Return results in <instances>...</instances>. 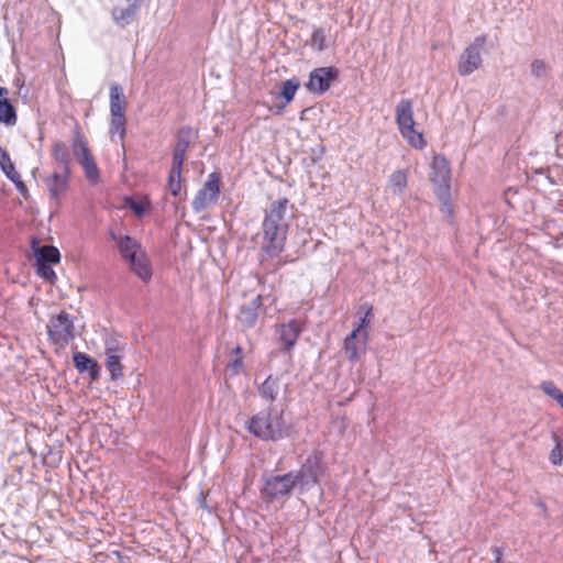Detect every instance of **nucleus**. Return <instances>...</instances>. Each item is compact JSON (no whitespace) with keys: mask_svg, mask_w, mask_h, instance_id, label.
<instances>
[{"mask_svg":"<svg viewBox=\"0 0 563 563\" xmlns=\"http://www.w3.org/2000/svg\"><path fill=\"white\" fill-rule=\"evenodd\" d=\"M537 506L545 514L547 512V505L543 501L537 503Z\"/></svg>","mask_w":563,"mask_h":563,"instance_id":"nucleus-43","label":"nucleus"},{"mask_svg":"<svg viewBox=\"0 0 563 563\" xmlns=\"http://www.w3.org/2000/svg\"><path fill=\"white\" fill-rule=\"evenodd\" d=\"M128 3H134V5H142L143 0H126Z\"/></svg>","mask_w":563,"mask_h":563,"instance_id":"nucleus-44","label":"nucleus"},{"mask_svg":"<svg viewBox=\"0 0 563 563\" xmlns=\"http://www.w3.org/2000/svg\"><path fill=\"white\" fill-rule=\"evenodd\" d=\"M246 429L263 441H277L286 437L287 427L283 411L267 409L250 418Z\"/></svg>","mask_w":563,"mask_h":563,"instance_id":"nucleus-3","label":"nucleus"},{"mask_svg":"<svg viewBox=\"0 0 563 563\" xmlns=\"http://www.w3.org/2000/svg\"><path fill=\"white\" fill-rule=\"evenodd\" d=\"M67 186L66 178L62 175L54 174L47 179V187L52 197H58L65 191Z\"/></svg>","mask_w":563,"mask_h":563,"instance_id":"nucleus-30","label":"nucleus"},{"mask_svg":"<svg viewBox=\"0 0 563 563\" xmlns=\"http://www.w3.org/2000/svg\"><path fill=\"white\" fill-rule=\"evenodd\" d=\"M8 96L9 90L4 87H0V123L7 126H13L18 121V115Z\"/></svg>","mask_w":563,"mask_h":563,"instance_id":"nucleus-19","label":"nucleus"},{"mask_svg":"<svg viewBox=\"0 0 563 563\" xmlns=\"http://www.w3.org/2000/svg\"><path fill=\"white\" fill-rule=\"evenodd\" d=\"M186 153H187V151L174 148L172 169L183 172V165H184V162L186 158Z\"/></svg>","mask_w":563,"mask_h":563,"instance_id":"nucleus-39","label":"nucleus"},{"mask_svg":"<svg viewBox=\"0 0 563 563\" xmlns=\"http://www.w3.org/2000/svg\"><path fill=\"white\" fill-rule=\"evenodd\" d=\"M407 184H408V172L405 169L395 170L388 179V187L394 192H398V194H400L405 190V188L407 187Z\"/></svg>","mask_w":563,"mask_h":563,"instance_id":"nucleus-28","label":"nucleus"},{"mask_svg":"<svg viewBox=\"0 0 563 563\" xmlns=\"http://www.w3.org/2000/svg\"><path fill=\"white\" fill-rule=\"evenodd\" d=\"M545 69V63L541 59H534L531 64V70L534 75H541Z\"/></svg>","mask_w":563,"mask_h":563,"instance_id":"nucleus-40","label":"nucleus"},{"mask_svg":"<svg viewBox=\"0 0 563 563\" xmlns=\"http://www.w3.org/2000/svg\"><path fill=\"white\" fill-rule=\"evenodd\" d=\"M287 203H288L287 199H284L283 201H280L279 202V207H278V211H280L283 209H286L287 208Z\"/></svg>","mask_w":563,"mask_h":563,"instance_id":"nucleus-42","label":"nucleus"},{"mask_svg":"<svg viewBox=\"0 0 563 563\" xmlns=\"http://www.w3.org/2000/svg\"><path fill=\"white\" fill-rule=\"evenodd\" d=\"M363 313V317L360 319L358 323L354 327L352 331L358 333V334H365L366 338L369 339V325L374 316V309L373 306L369 303L362 305L358 310L357 314Z\"/></svg>","mask_w":563,"mask_h":563,"instance_id":"nucleus-22","label":"nucleus"},{"mask_svg":"<svg viewBox=\"0 0 563 563\" xmlns=\"http://www.w3.org/2000/svg\"><path fill=\"white\" fill-rule=\"evenodd\" d=\"M221 178L216 172L208 175L203 187L198 191L194 205L196 209L212 207L220 195Z\"/></svg>","mask_w":563,"mask_h":563,"instance_id":"nucleus-9","label":"nucleus"},{"mask_svg":"<svg viewBox=\"0 0 563 563\" xmlns=\"http://www.w3.org/2000/svg\"><path fill=\"white\" fill-rule=\"evenodd\" d=\"M396 123L398 130L408 129L409 125H418L413 119V104L410 99H401L396 106Z\"/></svg>","mask_w":563,"mask_h":563,"instance_id":"nucleus-20","label":"nucleus"},{"mask_svg":"<svg viewBox=\"0 0 563 563\" xmlns=\"http://www.w3.org/2000/svg\"><path fill=\"white\" fill-rule=\"evenodd\" d=\"M0 168L5 176L14 183L20 192L26 191V186L23 183L21 175L16 172L15 166L5 148L0 145Z\"/></svg>","mask_w":563,"mask_h":563,"instance_id":"nucleus-17","label":"nucleus"},{"mask_svg":"<svg viewBox=\"0 0 563 563\" xmlns=\"http://www.w3.org/2000/svg\"><path fill=\"white\" fill-rule=\"evenodd\" d=\"M429 177L438 198L446 202L450 198L451 169L444 156L439 154L433 156Z\"/></svg>","mask_w":563,"mask_h":563,"instance_id":"nucleus-5","label":"nucleus"},{"mask_svg":"<svg viewBox=\"0 0 563 563\" xmlns=\"http://www.w3.org/2000/svg\"><path fill=\"white\" fill-rule=\"evenodd\" d=\"M487 42L485 35H479L467 45L457 60V71L461 76H467L477 70L482 65V51Z\"/></svg>","mask_w":563,"mask_h":563,"instance_id":"nucleus-6","label":"nucleus"},{"mask_svg":"<svg viewBox=\"0 0 563 563\" xmlns=\"http://www.w3.org/2000/svg\"><path fill=\"white\" fill-rule=\"evenodd\" d=\"M327 33L322 27H317L313 30L310 38V46L318 51L322 52L327 46Z\"/></svg>","mask_w":563,"mask_h":563,"instance_id":"nucleus-31","label":"nucleus"},{"mask_svg":"<svg viewBox=\"0 0 563 563\" xmlns=\"http://www.w3.org/2000/svg\"><path fill=\"white\" fill-rule=\"evenodd\" d=\"M325 465L320 453H313L308 456L300 471L295 475L298 483H302L306 477L313 484H318L321 476L325 473Z\"/></svg>","mask_w":563,"mask_h":563,"instance_id":"nucleus-13","label":"nucleus"},{"mask_svg":"<svg viewBox=\"0 0 563 563\" xmlns=\"http://www.w3.org/2000/svg\"><path fill=\"white\" fill-rule=\"evenodd\" d=\"M181 170L170 168L168 176V190L173 196H178L181 191Z\"/></svg>","mask_w":563,"mask_h":563,"instance_id":"nucleus-34","label":"nucleus"},{"mask_svg":"<svg viewBox=\"0 0 563 563\" xmlns=\"http://www.w3.org/2000/svg\"><path fill=\"white\" fill-rule=\"evenodd\" d=\"M558 404L563 408V395L558 400Z\"/></svg>","mask_w":563,"mask_h":563,"instance_id":"nucleus-45","label":"nucleus"},{"mask_svg":"<svg viewBox=\"0 0 563 563\" xmlns=\"http://www.w3.org/2000/svg\"><path fill=\"white\" fill-rule=\"evenodd\" d=\"M123 347L117 341L111 340L106 343V367L110 373V379L113 382L123 377Z\"/></svg>","mask_w":563,"mask_h":563,"instance_id":"nucleus-11","label":"nucleus"},{"mask_svg":"<svg viewBox=\"0 0 563 563\" xmlns=\"http://www.w3.org/2000/svg\"><path fill=\"white\" fill-rule=\"evenodd\" d=\"M369 339L352 331L343 342L344 353L350 362H356L365 354Z\"/></svg>","mask_w":563,"mask_h":563,"instance_id":"nucleus-15","label":"nucleus"},{"mask_svg":"<svg viewBox=\"0 0 563 563\" xmlns=\"http://www.w3.org/2000/svg\"><path fill=\"white\" fill-rule=\"evenodd\" d=\"M37 236L31 238V250L33 252L35 264H58L60 262V252L54 245H40Z\"/></svg>","mask_w":563,"mask_h":563,"instance_id":"nucleus-16","label":"nucleus"},{"mask_svg":"<svg viewBox=\"0 0 563 563\" xmlns=\"http://www.w3.org/2000/svg\"><path fill=\"white\" fill-rule=\"evenodd\" d=\"M232 358L225 366V372L230 376L239 375L244 368V356L242 346L238 345L231 351Z\"/></svg>","mask_w":563,"mask_h":563,"instance_id":"nucleus-26","label":"nucleus"},{"mask_svg":"<svg viewBox=\"0 0 563 563\" xmlns=\"http://www.w3.org/2000/svg\"><path fill=\"white\" fill-rule=\"evenodd\" d=\"M282 383L279 377L269 375L260 386V396L269 402H274L280 391Z\"/></svg>","mask_w":563,"mask_h":563,"instance_id":"nucleus-21","label":"nucleus"},{"mask_svg":"<svg viewBox=\"0 0 563 563\" xmlns=\"http://www.w3.org/2000/svg\"><path fill=\"white\" fill-rule=\"evenodd\" d=\"M51 265L52 264H35V273L45 282L55 284L57 280V275Z\"/></svg>","mask_w":563,"mask_h":563,"instance_id":"nucleus-33","label":"nucleus"},{"mask_svg":"<svg viewBox=\"0 0 563 563\" xmlns=\"http://www.w3.org/2000/svg\"><path fill=\"white\" fill-rule=\"evenodd\" d=\"M303 328L305 323L299 319H292L287 323L278 325L277 332L279 334V340L286 352H290L295 346Z\"/></svg>","mask_w":563,"mask_h":563,"instance_id":"nucleus-14","label":"nucleus"},{"mask_svg":"<svg viewBox=\"0 0 563 563\" xmlns=\"http://www.w3.org/2000/svg\"><path fill=\"white\" fill-rule=\"evenodd\" d=\"M541 389L550 396L551 398L555 399L556 401L560 399V397L563 395L561 389H559L555 384L551 380L542 382L540 385Z\"/></svg>","mask_w":563,"mask_h":563,"instance_id":"nucleus-38","label":"nucleus"},{"mask_svg":"<svg viewBox=\"0 0 563 563\" xmlns=\"http://www.w3.org/2000/svg\"><path fill=\"white\" fill-rule=\"evenodd\" d=\"M112 240L117 243V247L125 262L129 263L130 269L144 283L152 279L153 269L146 253L141 245L131 236L115 234L110 231Z\"/></svg>","mask_w":563,"mask_h":563,"instance_id":"nucleus-2","label":"nucleus"},{"mask_svg":"<svg viewBox=\"0 0 563 563\" xmlns=\"http://www.w3.org/2000/svg\"><path fill=\"white\" fill-rule=\"evenodd\" d=\"M71 147L75 157L84 169L86 178L91 184H97L100 179V172L87 141L81 135H77L73 141Z\"/></svg>","mask_w":563,"mask_h":563,"instance_id":"nucleus-7","label":"nucleus"},{"mask_svg":"<svg viewBox=\"0 0 563 563\" xmlns=\"http://www.w3.org/2000/svg\"><path fill=\"white\" fill-rule=\"evenodd\" d=\"M52 153L54 158L58 162L66 163L68 161V148L63 142L54 143Z\"/></svg>","mask_w":563,"mask_h":563,"instance_id":"nucleus-37","label":"nucleus"},{"mask_svg":"<svg viewBox=\"0 0 563 563\" xmlns=\"http://www.w3.org/2000/svg\"><path fill=\"white\" fill-rule=\"evenodd\" d=\"M555 446L550 452V461L553 465H561L563 461V448L558 434L553 435Z\"/></svg>","mask_w":563,"mask_h":563,"instance_id":"nucleus-36","label":"nucleus"},{"mask_svg":"<svg viewBox=\"0 0 563 563\" xmlns=\"http://www.w3.org/2000/svg\"><path fill=\"white\" fill-rule=\"evenodd\" d=\"M192 131L190 128H183L178 133V140L174 148L188 151Z\"/></svg>","mask_w":563,"mask_h":563,"instance_id":"nucleus-35","label":"nucleus"},{"mask_svg":"<svg viewBox=\"0 0 563 563\" xmlns=\"http://www.w3.org/2000/svg\"><path fill=\"white\" fill-rule=\"evenodd\" d=\"M49 342L58 349H65L75 339V325L66 311L52 316L47 323Z\"/></svg>","mask_w":563,"mask_h":563,"instance_id":"nucleus-4","label":"nucleus"},{"mask_svg":"<svg viewBox=\"0 0 563 563\" xmlns=\"http://www.w3.org/2000/svg\"><path fill=\"white\" fill-rule=\"evenodd\" d=\"M73 361L78 372H88L91 380H97L100 376V366L96 360L84 352H75Z\"/></svg>","mask_w":563,"mask_h":563,"instance_id":"nucleus-18","label":"nucleus"},{"mask_svg":"<svg viewBox=\"0 0 563 563\" xmlns=\"http://www.w3.org/2000/svg\"><path fill=\"white\" fill-rule=\"evenodd\" d=\"M110 134L111 136L119 135L120 140H123L126 133V118L125 112H110Z\"/></svg>","mask_w":563,"mask_h":563,"instance_id":"nucleus-27","label":"nucleus"},{"mask_svg":"<svg viewBox=\"0 0 563 563\" xmlns=\"http://www.w3.org/2000/svg\"><path fill=\"white\" fill-rule=\"evenodd\" d=\"M494 553H495V563H503V560H501V556H503V553H501V550L499 548H496L494 550Z\"/></svg>","mask_w":563,"mask_h":563,"instance_id":"nucleus-41","label":"nucleus"},{"mask_svg":"<svg viewBox=\"0 0 563 563\" xmlns=\"http://www.w3.org/2000/svg\"><path fill=\"white\" fill-rule=\"evenodd\" d=\"M401 136L415 148H423L427 145L423 133L417 129V125H409L408 129L399 131Z\"/></svg>","mask_w":563,"mask_h":563,"instance_id":"nucleus-25","label":"nucleus"},{"mask_svg":"<svg viewBox=\"0 0 563 563\" xmlns=\"http://www.w3.org/2000/svg\"><path fill=\"white\" fill-rule=\"evenodd\" d=\"M288 224L283 213H267L263 222V235L258 261L265 272L274 273L289 261L283 260Z\"/></svg>","mask_w":563,"mask_h":563,"instance_id":"nucleus-1","label":"nucleus"},{"mask_svg":"<svg viewBox=\"0 0 563 563\" xmlns=\"http://www.w3.org/2000/svg\"><path fill=\"white\" fill-rule=\"evenodd\" d=\"M261 313H263V297L256 295L249 303L241 306L236 319L243 329H252Z\"/></svg>","mask_w":563,"mask_h":563,"instance_id":"nucleus-12","label":"nucleus"},{"mask_svg":"<svg viewBox=\"0 0 563 563\" xmlns=\"http://www.w3.org/2000/svg\"><path fill=\"white\" fill-rule=\"evenodd\" d=\"M299 87L300 82L297 79H289L283 84L280 96L285 99L286 103L294 99Z\"/></svg>","mask_w":563,"mask_h":563,"instance_id":"nucleus-32","label":"nucleus"},{"mask_svg":"<svg viewBox=\"0 0 563 563\" xmlns=\"http://www.w3.org/2000/svg\"><path fill=\"white\" fill-rule=\"evenodd\" d=\"M339 70L333 66L319 67L310 73L309 81L306 84L307 89L313 93H324L328 91L332 82L338 79Z\"/></svg>","mask_w":563,"mask_h":563,"instance_id":"nucleus-10","label":"nucleus"},{"mask_svg":"<svg viewBox=\"0 0 563 563\" xmlns=\"http://www.w3.org/2000/svg\"><path fill=\"white\" fill-rule=\"evenodd\" d=\"M297 484L298 478L291 473L271 476L266 479L262 494L269 499H276L290 494Z\"/></svg>","mask_w":563,"mask_h":563,"instance_id":"nucleus-8","label":"nucleus"},{"mask_svg":"<svg viewBox=\"0 0 563 563\" xmlns=\"http://www.w3.org/2000/svg\"><path fill=\"white\" fill-rule=\"evenodd\" d=\"M141 7L139 5H134V3H128L126 8L117 7L112 11V16L118 24L124 26L135 19L136 12Z\"/></svg>","mask_w":563,"mask_h":563,"instance_id":"nucleus-24","label":"nucleus"},{"mask_svg":"<svg viewBox=\"0 0 563 563\" xmlns=\"http://www.w3.org/2000/svg\"><path fill=\"white\" fill-rule=\"evenodd\" d=\"M110 112H125L128 102L123 89L118 84L110 86Z\"/></svg>","mask_w":563,"mask_h":563,"instance_id":"nucleus-23","label":"nucleus"},{"mask_svg":"<svg viewBox=\"0 0 563 563\" xmlns=\"http://www.w3.org/2000/svg\"><path fill=\"white\" fill-rule=\"evenodd\" d=\"M123 208L130 209V211H148L152 206L151 201L146 196L125 197Z\"/></svg>","mask_w":563,"mask_h":563,"instance_id":"nucleus-29","label":"nucleus"}]
</instances>
